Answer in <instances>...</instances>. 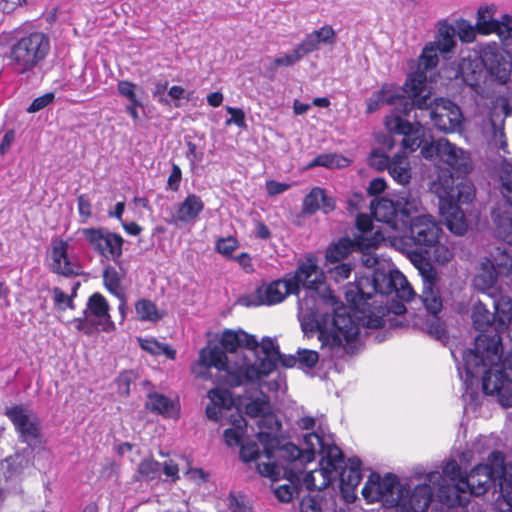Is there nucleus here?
<instances>
[{
    "instance_id": "nucleus-2",
    "label": "nucleus",
    "mask_w": 512,
    "mask_h": 512,
    "mask_svg": "<svg viewBox=\"0 0 512 512\" xmlns=\"http://www.w3.org/2000/svg\"><path fill=\"white\" fill-rule=\"evenodd\" d=\"M501 350V338L497 333L478 335L474 348L462 352V366H458V372L463 378L465 371L467 385L481 377L485 394L497 395L502 406L512 407V356L501 360Z\"/></svg>"
},
{
    "instance_id": "nucleus-23",
    "label": "nucleus",
    "mask_w": 512,
    "mask_h": 512,
    "mask_svg": "<svg viewBox=\"0 0 512 512\" xmlns=\"http://www.w3.org/2000/svg\"><path fill=\"white\" fill-rule=\"evenodd\" d=\"M433 497V488L430 484L417 485L412 491L404 487L401 501L397 507L402 512H426Z\"/></svg>"
},
{
    "instance_id": "nucleus-46",
    "label": "nucleus",
    "mask_w": 512,
    "mask_h": 512,
    "mask_svg": "<svg viewBox=\"0 0 512 512\" xmlns=\"http://www.w3.org/2000/svg\"><path fill=\"white\" fill-rule=\"evenodd\" d=\"M455 34L456 31L452 25L441 23L438 28L437 39L433 44L442 53L450 52L456 44Z\"/></svg>"
},
{
    "instance_id": "nucleus-15",
    "label": "nucleus",
    "mask_w": 512,
    "mask_h": 512,
    "mask_svg": "<svg viewBox=\"0 0 512 512\" xmlns=\"http://www.w3.org/2000/svg\"><path fill=\"white\" fill-rule=\"evenodd\" d=\"M81 234L91 249L106 259L118 261L122 256L124 239L106 228H83Z\"/></svg>"
},
{
    "instance_id": "nucleus-36",
    "label": "nucleus",
    "mask_w": 512,
    "mask_h": 512,
    "mask_svg": "<svg viewBox=\"0 0 512 512\" xmlns=\"http://www.w3.org/2000/svg\"><path fill=\"white\" fill-rule=\"evenodd\" d=\"M385 237L377 230L373 233L372 239L360 238L356 242V246L362 251L361 262L367 268L387 267L388 264L379 261V258L372 253L371 249L375 248Z\"/></svg>"
},
{
    "instance_id": "nucleus-45",
    "label": "nucleus",
    "mask_w": 512,
    "mask_h": 512,
    "mask_svg": "<svg viewBox=\"0 0 512 512\" xmlns=\"http://www.w3.org/2000/svg\"><path fill=\"white\" fill-rule=\"evenodd\" d=\"M472 322L476 330L484 332L495 322V315L487 309L484 303L479 301L473 307Z\"/></svg>"
},
{
    "instance_id": "nucleus-29",
    "label": "nucleus",
    "mask_w": 512,
    "mask_h": 512,
    "mask_svg": "<svg viewBox=\"0 0 512 512\" xmlns=\"http://www.w3.org/2000/svg\"><path fill=\"white\" fill-rule=\"evenodd\" d=\"M287 464H282L286 479L289 483L280 485L274 489L276 498L281 502H290L295 496L299 495L302 485L301 478L296 468L293 467V460H287Z\"/></svg>"
},
{
    "instance_id": "nucleus-59",
    "label": "nucleus",
    "mask_w": 512,
    "mask_h": 512,
    "mask_svg": "<svg viewBox=\"0 0 512 512\" xmlns=\"http://www.w3.org/2000/svg\"><path fill=\"white\" fill-rule=\"evenodd\" d=\"M357 229L362 233L355 238V242H358L360 238L372 239L373 236H369L374 229L373 221L367 214H359L356 219Z\"/></svg>"
},
{
    "instance_id": "nucleus-17",
    "label": "nucleus",
    "mask_w": 512,
    "mask_h": 512,
    "mask_svg": "<svg viewBox=\"0 0 512 512\" xmlns=\"http://www.w3.org/2000/svg\"><path fill=\"white\" fill-rule=\"evenodd\" d=\"M409 239L415 244L416 250L422 254L429 251V247L435 244L440 237L441 228L430 215H419L410 217Z\"/></svg>"
},
{
    "instance_id": "nucleus-41",
    "label": "nucleus",
    "mask_w": 512,
    "mask_h": 512,
    "mask_svg": "<svg viewBox=\"0 0 512 512\" xmlns=\"http://www.w3.org/2000/svg\"><path fill=\"white\" fill-rule=\"evenodd\" d=\"M426 75L424 72H416L408 77L405 82V92L408 94L409 100H415L422 98L425 94L430 91L427 89Z\"/></svg>"
},
{
    "instance_id": "nucleus-10",
    "label": "nucleus",
    "mask_w": 512,
    "mask_h": 512,
    "mask_svg": "<svg viewBox=\"0 0 512 512\" xmlns=\"http://www.w3.org/2000/svg\"><path fill=\"white\" fill-rule=\"evenodd\" d=\"M245 412L251 418H258L257 438L271 457L273 449L280 444L281 423L271 411L269 397L261 393L246 404Z\"/></svg>"
},
{
    "instance_id": "nucleus-5",
    "label": "nucleus",
    "mask_w": 512,
    "mask_h": 512,
    "mask_svg": "<svg viewBox=\"0 0 512 512\" xmlns=\"http://www.w3.org/2000/svg\"><path fill=\"white\" fill-rule=\"evenodd\" d=\"M322 271L312 258L300 261L294 273L283 279L263 283L255 291L240 299L245 306L275 305L281 303L290 294L299 295L301 287L313 289L321 281Z\"/></svg>"
},
{
    "instance_id": "nucleus-31",
    "label": "nucleus",
    "mask_w": 512,
    "mask_h": 512,
    "mask_svg": "<svg viewBox=\"0 0 512 512\" xmlns=\"http://www.w3.org/2000/svg\"><path fill=\"white\" fill-rule=\"evenodd\" d=\"M403 109L401 113L403 115H409L411 111H415L412 123L414 126H423L430 120V113L434 106V100L431 99L429 93L425 94L420 99L415 100H402Z\"/></svg>"
},
{
    "instance_id": "nucleus-56",
    "label": "nucleus",
    "mask_w": 512,
    "mask_h": 512,
    "mask_svg": "<svg viewBox=\"0 0 512 512\" xmlns=\"http://www.w3.org/2000/svg\"><path fill=\"white\" fill-rule=\"evenodd\" d=\"M491 261L497 268L512 269V253L506 248L496 247L490 253Z\"/></svg>"
},
{
    "instance_id": "nucleus-13",
    "label": "nucleus",
    "mask_w": 512,
    "mask_h": 512,
    "mask_svg": "<svg viewBox=\"0 0 512 512\" xmlns=\"http://www.w3.org/2000/svg\"><path fill=\"white\" fill-rule=\"evenodd\" d=\"M109 309L105 297L96 292L88 298L83 311L84 317L75 318L72 323L78 331L86 335H91L97 330L109 332L115 328Z\"/></svg>"
},
{
    "instance_id": "nucleus-48",
    "label": "nucleus",
    "mask_w": 512,
    "mask_h": 512,
    "mask_svg": "<svg viewBox=\"0 0 512 512\" xmlns=\"http://www.w3.org/2000/svg\"><path fill=\"white\" fill-rule=\"evenodd\" d=\"M140 347L151 355L164 354L167 358L174 360L176 357V350L165 343H161L154 338L139 339Z\"/></svg>"
},
{
    "instance_id": "nucleus-30",
    "label": "nucleus",
    "mask_w": 512,
    "mask_h": 512,
    "mask_svg": "<svg viewBox=\"0 0 512 512\" xmlns=\"http://www.w3.org/2000/svg\"><path fill=\"white\" fill-rule=\"evenodd\" d=\"M204 202L196 194H188L187 197L178 204L173 222L175 224H188L195 222L204 210Z\"/></svg>"
},
{
    "instance_id": "nucleus-7",
    "label": "nucleus",
    "mask_w": 512,
    "mask_h": 512,
    "mask_svg": "<svg viewBox=\"0 0 512 512\" xmlns=\"http://www.w3.org/2000/svg\"><path fill=\"white\" fill-rule=\"evenodd\" d=\"M420 208L419 197L405 188H402L393 198H381L376 203H371L375 219L394 230L406 228L410 217L418 213Z\"/></svg>"
},
{
    "instance_id": "nucleus-53",
    "label": "nucleus",
    "mask_w": 512,
    "mask_h": 512,
    "mask_svg": "<svg viewBox=\"0 0 512 512\" xmlns=\"http://www.w3.org/2000/svg\"><path fill=\"white\" fill-rule=\"evenodd\" d=\"M383 103L389 105H397L399 112L403 109L402 100H409L407 97L399 94L395 87L391 85H384L380 91L377 92Z\"/></svg>"
},
{
    "instance_id": "nucleus-42",
    "label": "nucleus",
    "mask_w": 512,
    "mask_h": 512,
    "mask_svg": "<svg viewBox=\"0 0 512 512\" xmlns=\"http://www.w3.org/2000/svg\"><path fill=\"white\" fill-rule=\"evenodd\" d=\"M356 246V242L349 238H342L337 243L330 245L326 251V259L330 263L344 260Z\"/></svg>"
},
{
    "instance_id": "nucleus-28",
    "label": "nucleus",
    "mask_w": 512,
    "mask_h": 512,
    "mask_svg": "<svg viewBox=\"0 0 512 512\" xmlns=\"http://www.w3.org/2000/svg\"><path fill=\"white\" fill-rule=\"evenodd\" d=\"M68 244L63 240L53 242L50 264L51 271L64 276L77 275L79 267L74 265L68 258Z\"/></svg>"
},
{
    "instance_id": "nucleus-1",
    "label": "nucleus",
    "mask_w": 512,
    "mask_h": 512,
    "mask_svg": "<svg viewBox=\"0 0 512 512\" xmlns=\"http://www.w3.org/2000/svg\"><path fill=\"white\" fill-rule=\"evenodd\" d=\"M345 299L364 326L380 328L387 316L384 297L394 295L401 301L414 299L415 292L406 277L397 269L376 268L371 276H361L345 288Z\"/></svg>"
},
{
    "instance_id": "nucleus-16",
    "label": "nucleus",
    "mask_w": 512,
    "mask_h": 512,
    "mask_svg": "<svg viewBox=\"0 0 512 512\" xmlns=\"http://www.w3.org/2000/svg\"><path fill=\"white\" fill-rule=\"evenodd\" d=\"M385 126L391 134L402 135L401 153H412L419 149L426 139V129L423 126H414L401 115L391 114L385 118Z\"/></svg>"
},
{
    "instance_id": "nucleus-11",
    "label": "nucleus",
    "mask_w": 512,
    "mask_h": 512,
    "mask_svg": "<svg viewBox=\"0 0 512 512\" xmlns=\"http://www.w3.org/2000/svg\"><path fill=\"white\" fill-rule=\"evenodd\" d=\"M212 367L217 369V381L220 384L237 386L229 381L230 372L237 369L236 363L230 361L218 345L209 344L200 350L198 360L191 366V372L195 377L207 380L212 377Z\"/></svg>"
},
{
    "instance_id": "nucleus-6",
    "label": "nucleus",
    "mask_w": 512,
    "mask_h": 512,
    "mask_svg": "<svg viewBox=\"0 0 512 512\" xmlns=\"http://www.w3.org/2000/svg\"><path fill=\"white\" fill-rule=\"evenodd\" d=\"M345 311L343 308V312H334L329 328L317 323L316 316L298 317L305 334L314 331L318 333L321 348L328 349L330 358L340 359L347 354H353L359 345V324Z\"/></svg>"
},
{
    "instance_id": "nucleus-35",
    "label": "nucleus",
    "mask_w": 512,
    "mask_h": 512,
    "mask_svg": "<svg viewBox=\"0 0 512 512\" xmlns=\"http://www.w3.org/2000/svg\"><path fill=\"white\" fill-rule=\"evenodd\" d=\"M210 403L206 407V415L209 419L218 421L222 418V412L232 405L230 392L222 388H214L208 392Z\"/></svg>"
},
{
    "instance_id": "nucleus-12",
    "label": "nucleus",
    "mask_w": 512,
    "mask_h": 512,
    "mask_svg": "<svg viewBox=\"0 0 512 512\" xmlns=\"http://www.w3.org/2000/svg\"><path fill=\"white\" fill-rule=\"evenodd\" d=\"M5 415L12 422L18 440L33 450L42 443L41 421L37 414L24 404L6 408Z\"/></svg>"
},
{
    "instance_id": "nucleus-24",
    "label": "nucleus",
    "mask_w": 512,
    "mask_h": 512,
    "mask_svg": "<svg viewBox=\"0 0 512 512\" xmlns=\"http://www.w3.org/2000/svg\"><path fill=\"white\" fill-rule=\"evenodd\" d=\"M480 59L487 71L505 82L509 75V63L504 59L496 43L487 44L480 51Z\"/></svg>"
},
{
    "instance_id": "nucleus-44",
    "label": "nucleus",
    "mask_w": 512,
    "mask_h": 512,
    "mask_svg": "<svg viewBox=\"0 0 512 512\" xmlns=\"http://www.w3.org/2000/svg\"><path fill=\"white\" fill-rule=\"evenodd\" d=\"M350 163L349 159L335 153L320 154L307 164V169L325 167L328 169L344 168Z\"/></svg>"
},
{
    "instance_id": "nucleus-50",
    "label": "nucleus",
    "mask_w": 512,
    "mask_h": 512,
    "mask_svg": "<svg viewBox=\"0 0 512 512\" xmlns=\"http://www.w3.org/2000/svg\"><path fill=\"white\" fill-rule=\"evenodd\" d=\"M422 254H425L426 258L439 264H445L453 258L452 250L440 243L439 239L429 247V251H423Z\"/></svg>"
},
{
    "instance_id": "nucleus-64",
    "label": "nucleus",
    "mask_w": 512,
    "mask_h": 512,
    "mask_svg": "<svg viewBox=\"0 0 512 512\" xmlns=\"http://www.w3.org/2000/svg\"><path fill=\"white\" fill-rule=\"evenodd\" d=\"M52 293L54 303L60 310H65L66 308L74 309L72 297H69L60 288L54 287Z\"/></svg>"
},
{
    "instance_id": "nucleus-58",
    "label": "nucleus",
    "mask_w": 512,
    "mask_h": 512,
    "mask_svg": "<svg viewBox=\"0 0 512 512\" xmlns=\"http://www.w3.org/2000/svg\"><path fill=\"white\" fill-rule=\"evenodd\" d=\"M500 181V193L504 199L500 204H508L512 206V170L503 172L500 176Z\"/></svg>"
},
{
    "instance_id": "nucleus-20",
    "label": "nucleus",
    "mask_w": 512,
    "mask_h": 512,
    "mask_svg": "<svg viewBox=\"0 0 512 512\" xmlns=\"http://www.w3.org/2000/svg\"><path fill=\"white\" fill-rule=\"evenodd\" d=\"M33 450L24 448L6 457L0 463V469L6 488L14 487L24 474V471L31 465Z\"/></svg>"
},
{
    "instance_id": "nucleus-40",
    "label": "nucleus",
    "mask_w": 512,
    "mask_h": 512,
    "mask_svg": "<svg viewBox=\"0 0 512 512\" xmlns=\"http://www.w3.org/2000/svg\"><path fill=\"white\" fill-rule=\"evenodd\" d=\"M324 276L322 275L321 281L313 289L302 287L306 290L303 297H299L298 300V317L309 318L310 316H316L317 313V291L323 284Z\"/></svg>"
},
{
    "instance_id": "nucleus-38",
    "label": "nucleus",
    "mask_w": 512,
    "mask_h": 512,
    "mask_svg": "<svg viewBox=\"0 0 512 512\" xmlns=\"http://www.w3.org/2000/svg\"><path fill=\"white\" fill-rule=\"evenodd\" d=\"M388 172L399 184L408 183L411 175L407 155L401 152L395 154L391 158Z\"/></svg>"
},
{
    "instance_id": "nucleus-52",
    "label": "nucleus",
    "mask_w": 512,
    "mask_h": 512,
    "mask_svg": "<svg viewBox=\"0 0 512 512\" xmlns=\"http://www.w3.org/2000/svg\"><path fill=\"white\" fill-rule=\"evenodd\" d=\"M103 282L109 292L119 298L122 297V293L120 291L121 278L114 267L108 266L105 268L103 271Z\"/></svg>"
},
{
    "instance_id": "nucleus-47",
    "label": "nucleus",
    "mask_w": 512,
    "mask_h": 512,
    "mask_svg": "<svg viewBox=\"0 0 512 512\" xmlns=\"http://www.w3.org/2000/svg\"><path fill=\"white\" fill-rule=\"evenodd\" d=\"M285 444H282V440L280 439V444L278 445V447L274 448L273 449V452H272V456L271 457H268L266 451L264 450V454H265V457L269 460L268 462H259L257 463V470L258 472L262 475V476H265V477H269L271 479H276V476L278 475V471H277V466L274 462H272L271 460L272 459H275L277 458L278 460L281 461V465L282 464H287L288 461L287 459H284L280 456V449L284 446ZM263 448L265 449V447L263 446Z\"/></svg>"
},
{
    "instance_id": "nucleus-27",
    "label": "nucleus",
    "mask_w": 512,
    "mask_h": 512,
    "mask_svg": "<svg viewBox=\"0 0 512 512\" xmlns=\"http://www.w3.org/2000/svg\"><path fill=\"white\" fill-rule=\"evenodd\" d=\"M226 355V353H236L238 348L255 349L258 347V341L255 336L250 335L243 330L223 331L220 338V346H218Z\"/></svg>"
},
{
    "instance_id": "nucleus-3",
    "label": "nucleus",
    "mask_w": 512,
    "mask_h": 512,
    "mask_svg": "<svg viewBox=\"0 0 512 512\" xmlns=\"http://www.w3.org/2000/svg\"><path fill=\"white\" fill-rule=\"evenodd\" d=\"M316 454L321 455L320 468L306 473L301 480L309 491H321L337 480L338 469L344 463V455L340 448L333 443L330 436L311 432L303 435L301 448L293 443H285L280 449L282 458L293 460V467L299 476L303 473L305 465L314 460Z\"/></svg>"
},
{
    "instance_id": "nucleus-26",
    "label": "nucleus",
    "mask_w": 512,
    "mask_h": 512,
    "mask_svg": "<svg viewBox=\"0 0 512 512\" xmlns=\"http://www.w3.org/2000/svg\"><path fill=\"white\" fill-rule=\"evenodd\" d=\"M495 235L502 242L512 246V206L497 204L491 213Z\"/></svg>"
},
{
    "instance_id": "nucleus-55",
    "label": "nucleus",
    "mask_w": 512,
    "mask_h": 512,
    "mask_svg": "<svg viewBox=\"0 0 512 512\" xmlns=\"http://www.w3.org/2000/svg\"><path fill=\"white\" fill-rule=\"evenodd\" d=\"M437 51L439 49L433 43L426 45L420 56L419 66L426 71L436 67L438 64Z\"/></svg>"
},
{
    "instance_id": "nucleus-39",
    "label": "nucleus",
    "mask_w": 512,
    "mask_h": 512,
    "mask_svg": "<svg viewBox=\"0 0 512 512\" xmlns=\"http://www.w3.org/2000/svg\"><path fill=\"white\" fill-rule=\"evenodd\" d=\"M491 298L495 309V313H493L495 315V322L502 329L512 320V299L507 295L499 294L497 296L496 292L494 297Z\"/></svg>"
},
{
    "instance_id": "nucleus-32",
    "label": "nucleus",
    "mask_w": 512,
    "mask_h": 512,
    "mask_svg": "<svg viewBox=\"0 0 512 512\" xmlns=\"http://www.w3.org/2000/svg\"><path fill=\"white\" fill-rule=\"evenodd\" d=\"M334 209L335 201L320 187H314L303 199L302 213L306 215H312L318 210L328 214Z\"/></svg>"
},
{
    "instance_id": "nucleus-51",
    "label": "nucleus",
    "mask_w": 512,
    "mask_h": 512,
    "mask_svg": "<svg viewBox=\"0 0 512 512\" xmlns=\"http://www.w3.org/2000/svg\"><path fill=\"white\" fill-rule=\"evenodd\" d=\"M135 310L141 321L156 322L161 318L156 305L147 299L137 301L135 304Z\"/></svg>"
},
{
    "instance_id": "nucleus-14",
    "label": "nucleus",
    "mask_w": 512,
    "mask_h": 512,
    "mask_svg": "<svg viewBox=\"0 0 512 512\" xmlns=\"http://www.w3.org/2000/svg\"><path fill=\"white\" fill-rule=\"evenodd\" d=\"M402 492H404V486L392 473H387L384 477L372 473L362 489V495L368 502L380 501L387 508L399 505Z\"/></svg>"
},
{
    "instance_id": "nucleus-34",
    "label": "nucleus",
    "mask_w": 512,
    "mask_h": 512,
    "mask_svg": "<svg viewBox=\"0 0 512 512\" xmlns=\"http://www.w3.org/2000/svg\"><path fill=\"white\" fill-rule=\"evenodd\" d=\"M497 275V267L490 258H486L481 262L480 270L475 275L473 284L477 290L487 293L489 297H494V293L497 292L495 288Z\"/></svg>"
},
{
    "instance_id": "nucleus-18",
    "label": "nucleus",
    "mask_w": 512,
    "mask_h": 512,
    "mask_svg": "<svg viewBox=\"0 0 512 512\" xmlns=\"http://www.w3.org/2000/svg\"><path fill=\"white\" fill-rule=\"evenodd\" d=\"M418 269L423 282V289L419 299L428 313L437 315L443 308L442 298L438 288V273L428 262L422 263Z\"/></svg>"
},
{
    "instance_id": "nucleus-22",
    "label": "nucleus",
    "mask_w": 512,
    "mask_h": 512,
    "mask_svg": "<svg viewBox=\"0 0 512 512\" xmlns=\"http://www.w3.org/2000/svg\"><path fill=\"white\" fill-rule=\"evenodd\" d=\"M439 201L460 205L468 204L475 198L473 186L468 182H460L454 185L452 176L445 177L444 181L436 187Z\"/></svg>"
},
{
    "instance_id": "nucleus-43",
    "label": "nucleus",
    "mask_w": 512,
    "mask_h": 512,
    "mask_svg": "<svg viewBox=\"0 0 512 512\" xmlns=\"http://www.w3.org/2000/svg\"><path fill=\"white\" fill-rule=\"evenodd\" d=\"M231 418L233 427L224 431V439L228 446L240 445L247 423L239 413L232 414Z\"/></svg>"
},
{
    "instance_id": "nucleus-33",
    "label": "nucleus",
    "mask_w": 512,
    "mask_h": 512,
    "mask_svg": "<svg viewBox=\"0 0 512 512\" xmlns=\"http://www.w3.org/2000/svg\"><path fill=\"white\" fill-rule=\"evenodd\" d=\"M439 210L447 228L456 235H463L468 229V223L465 218L464 212L458 205L439 201Z\"/></svg>"
},
{
    "instance_id": "nucleus-63",
    "label": "nucleus",
    "mask_w": 512,
    "mask_h": 512,
    "mask_svg": "<svg viewBox=\"0 0 512 512\" xmlns=\"http://www.w3.org/2000/svg\"><path fill=\"white\" fill-rule=\"evenodd\" d=\"M302 59L301 55L297 51L296 48L293 49L291 53L281 55L279 57H276L275 59H272V65H274V68H278L280 66H293L295 63L300 61Z\"/></svg>"
},
{
    "instance_id": "nucleus-60",
    "label": "nucleus",
    "mask_w": 512,
    "mask_h": 512,
    "mask_svg": "<svg viewBox=\"0 0 512 512\" xmlns=\"http://www.w3.org/2000/svg\"><path fill=\"white\" fill-rule=\"evenodd\" d=\"M319 41L316 38V34L309 33L306 35L305 39L299 43L295 48L303 58L305 55L312 53L319 48Z\"/></svg>"
},
{
    "instance_id": "nucleus-25",
    "label": "nucleus",
    "mask_w": 512,
    "mask_h": 512,
    "mask_svg": "<svg viewBox=\"0 0 512 512\" xmlns=\"http://www.w3.org/2000/svg\"><path fill=\"white\" fill-rule=\"evenodd\" d=\"M362 479L361 475V460L357 457L348 460V466L342 464L338 469V477L340 490L347 501H352L355 498L354 490L360 484Z\"/></svg>"
},
{
    "instance_id": "nucleus-4",
    "label": "nucleus",
    "mask_w": 512,
    "mask_h": 512,
    "mask_svg": "<svg viewBox=\"0 0 512 512\" xmlns=\"http://www.w3.org/2000/svg\"><path fill=\"white\" fill-rule=\"evenodd\" d=\"M506 470L505 456L500 451H493L487 463L478 464L469 474L451 486H441L440 500L448 507H466L471 496L485 494L492 483L502 482Z\"/></svg>"
},
{
    "instance_id": "nucleus-57",
    "label": "nucleus",
    "mask_w": 512,
    "mask_h": 512,
    "mask_svg": "<svg viewBox=\"0 0 512 512\" xmlns=\"http://www.w3.org/2000/svg\"><path fill=\"white\" fill-rule=\"evenodd\" d=\"M298 368L302 370L312 369L319 361V354L315 350L298 349Z\"/></svg>"
},
{
    "instance_id": "nucleus-9",
    "label": "nucleus",
    "mask_w": 512,
    "mask_h": 512,
    "mask_svg": "<svg viewBox=\"0 0 512 512\" xmlns=\"http://www.w3.org/2000/svg\"><path fill=\"white\" fill-rule=\"evenodd\" d=\"M50 48L48 35L39 31L31 32L11 46L9 65L17 74L29 73L45 60Z\"/></svg>"
},
{
    "instance_id": "nucleus-37",
    "label": "nucleus",
    "mask_w": 512,
    "mask_h": 512,
    "mask_svg": "<svg viewBox=\"0 0 512 512\" xmlns=\"http://www.w3.org/2000/svg\"><path fill=\"white\" fill-rule=\"evenodd\" d=\"M440 158L452 168L465 172L469 168L465 152L444 139H440Z\"/></svg>"
},
{
    "instance_id": "nucleus-62",
    "label": "nucleus",
    "mask_w": 512,
    "mask_h": 512,
    "mask_svg": "<svg viewBox=\"0 0 512 512\" xmlns=\"http://www.w3.org/2000/svg\"><path fill=\"white\" fill-rule=\"evenodd\" d=\"M353 269L354 266L351 263H342L331 268L329 274L336 282H341L349 278Z\"/></svg>"
},
{
    "instance_id": "nucleus-49",
    "label": "nucleus",
    "mask_w": 512,
    "mask_h": 512,
    "mask_svg": "<svg viewBox=\"0 0 512 512\" xmlns=\"http://www.w3.org/2000/svg\"><path fill=\"white\" fill-rule=\"evenodd\" d=\"M145 406L148 410L162 415H170L174 408L172 401L159 393L149 394Z\"/></svg>"
},
{
    "instance_id": "nucleus-8",
    "label": "nucleus",
    "mask_w": 512,
    "mask_h": 512,
    "mask_svg": "<svg viewBox=\"0 0 512 512\" xmlns=\"http://www.w3.org/2000/svg\"><path fill=\"white\" fill-rule=\"evenodd\" d=\"M256 356L257 362L251 363L246 357L235 361L237 369L230 372L229 381L234 385H243L259 380L276 369L278 358L281 357L279 347L271 338H263L258 347L250 349Z\"/></svg>"
},
{
    "instance_id": "nucleus-19",
    "label": "nucleus",
    "mask_w": 512,
    "mask_h": 512,
    "mask_svg": "<svg viewBox=\"0 0 512 512\" xmlns=\"http://www.w3.org/2000/svg\"><path fill=\"white\" fill-rule=\"evenodd\" d=\"M430 121L443 132L457 130L462 123L460 108L448 99H434V106L430 113Z\"/></svg>"
},
{
    "instance_id": "nucleus-21",
    "label": "nucleus",
    "mask_w": 512,
    "mask_h": 512,
    "mask_svg": "<svg viewBox=\"0 0 512 512\" xmlns=\"http://www.w3.org/2000/svg\"><path fill=\"white\" fill-rule=\"evenodd\" d=\"M495 13L496 6L494 4L480 7L477 12L475 27L478 33H496L502 39L505 32L512 31V17L508 14H503L498 20L494 18Z\"/></svg>"
},
{
    "instance_id": "nucleus-61",
    "label": "nucleus",
    "mask_w": 512,
    "mask_h": 512,
    "mask_svg": "<svg viewBox=\"0 0 512 512\" xmlns=\"http://www.w3.org/2000/svg\"><path fill=\"white\" fill-rule=\"evenodd\" d=\"M117 90L119 94L125 97L129 102L139 104V99L136 96V84L127 80H121L117 84Z\"/></svg>"
},
{
    "instance_id": "nucleus-54",
    "label": "nucleus",
    "mask_w": 512,
    "mask_h": 512,
    "mask_svg": "<svg viewBox=\"0 0 512 512\" xmlns=\"http://www.w3.org/2000/svg\"><path fill=\"white\" fill-rule=\"evenodd\" d=\"M162 465L154 459H144L138 466L139 474L146 480L159 477Z\"/></svg>"
}]
</instances>
